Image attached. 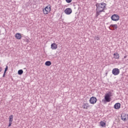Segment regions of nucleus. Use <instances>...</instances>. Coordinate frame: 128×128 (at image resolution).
<instances>
[{"instance_id":"obj_1","label":"nucleus","mask_w":128,"mask_h":128,"mask_svg":"<svg viewBox=\"0 0 128 128\" xmlns=\"http://www.w3.org/2000/svg\"><path fill=\"white\" fill-rule=\"evenodd\" d=\"M106 3H96V16L98 18L100 13L104 12V8H106Z\"/></svg>"},{"instance_id":"obj_2","label":"nucleus","mask_w":128,"mask_h":128,"mask_svg":"<svg viewBox=\"0 0 128 128\" xmlns=\"http://www.w3.org/2000/svg\"><path fill=\"white\" fill-rule=\"evenodd\" d=\"M112 96V92H108L104 96V100H102V102L104 104H106V102H110V96Z\"/></svg>"},{"instance_id":"obj_3","label":"nucleus","mask_w":128,"mask_h":128,"mask_svg":"<svg viewBox=\"0 0 128 128\" xmlns=\"http://www.w3.org/2000/svg\"><path fill=\"white\" fill-rule=\"evenodd\" d=\"M110 18L113 22H118V20H120V16L116 14H114L111 16Z\"/></svg>"},{"instance_id":"obj_4","label":"nucleus","mask_w":128,"mask_h":128,"mask_svg":"<svg viewBox=\"0 0 128 128\" xmlns=\"http://www.w3.org/2000/svg\"><path fill=\"white\" fill-rule=\"evenodd\" d=\"M120 69L118 68H114L112 70V74L114 76H118V74H120Z\"/></svg>"},{"instance_id":"obj_5","label":"nucleus","mask_w":128,"mask_h":128,"mask_svg":"<svg viewBox=\"0 0 128 128\" xmlns=\"http://www.w3.org/2000/svg\"><path fill=\"white\" fill-rule=\"evenodd\" d=\"M97 101H98V100L96 99V98L94 96L91 97L89 100L90 102L92 104H96Z\"/></svg>"},{"instance_id":"obj_6","label":"nucleus","mask_w":128,"mask_h":128,"mask_svg":"<svg viewBox=\"0 0 128 128\" xmlns=\"http://www.w3.org/2000/svg\"><path fill=\"white\" fill-rule=\"evenodd\" d=\"M50 12V7L47 6L43 9V12L44 14H48Z\"/></svg>"},{"instance_id":"obj_7","label":"nucleus","mask_w":128,"mask_h":128,"mask_svg":"<svg viewBox=\"0 0 128 128\" xmlns=\"http://www.w3.org/2000/svg\"><path fill=\"white\" fill-rule=\"evenodd\" d=\"M109 28H110V30H116L118 28V24H112L110 25Z\"/></svg>"},{"instance_id":"obj_8","label":"nucleus","mask_w":128,"mask_h":128,"mask_svg":"<svg viewBox=\"0 0 128 128\" xmlns=\"http://www.w3.org/2000/svg\"><path fill=\"white\" fill-rule=\"evenodd\" d=\"M64 12L66 14H70L72 12V8H66L64 10Z\"/></svg>"},{"instance_id":"obj_9","label":"nucleus","mask_w":128,"mask_h":128,"mask_svg":"<svg viewBox=\"0 0 128 128\" xmlns=\"http://www.w3.org/2000/svg\"><path fill=\"white\" fill-rule=\"evenodd\" d=\"M114 108H115V110H120V103H116L114 105Z\"/></svg>"},{"instance_id":"obj_10","label":"nucleus","mask_w":128,"mask_h":128,"mask_svg":"<svg viewBox=\"0 0 128 128\" xmlns=\"http://www.w3.org/2000/svg\"><path fill=\"white\" fill-rule=\"evenodd\" d=\"M14 36L17 40H20L22 38V35L20 33H16Z\"/></svg>"},{"instance_id":"obj_11","label":"nucleus","mask_w":128,"mask_h":128,"mask_svg":"<svg viewBox=\"0 0 128 128\" xmlns=\"http://www.w3.org/2000/svg\"><path fill=\"white\" fill-rule=\"evenodd\" d=\"M82 108L84 109L88 110V108H90V104L88 103H85L83 104Z\"/></svg>"},{"instance_id":"obj_12","label":"nucleus","mask_w":128,"mask_h":128,"mask_svg":"<svg viewBox=\"0 0 128 128\" xmlns=\"http://www.w3.org/2000/svg\"><path fill=\"white\" fill-rule=\"evenodd\" d=\"M51 48L52 50H56L58 48V45L56 43H53L51 44Z\"/></svg>"},{"instance_id":"obj_13","label":"nucleus","mask_w":128,"mask_h":128,"mask_svg":"<svg viewBox=\"0 0 128 128\" xmlns=\"http://www.w3.org/2000/svg\"><path fill=\"white\" fill-rule=\"evenodd\" d=\"M121 120H124V122H126V114H122V115H121Z\"/></svg>"},{"instance_id":"obj_14","label":"nucleus","mask_w":128,"mask_h":128,"mask_svg":"<svg viewBox=\"0 0 128 128\" xmlns=\"http://www.w3.org/2000/svg\"><path fill=\"white\" fill-rule=\"evenodd\" d=\"M113 56H114V58H116V60L120 58V54H118V52L114 54Z\"/></svg>"},{"instance_id":"obj_15","label":"nucleus","mask_w":128,"mask_h":128,"mask_svg":"<svg viewBox=\"0 0 128 128\" xmlns=\"http://www.w3.org/2000/svg\"><path fill=\"white\" fill-rule=\"evenodd\" d=\"M14 120V115H10L9 117V122H12Z\"/></svg>"},{"instance_id":"obj_16","label":"nucleus","mask_w":128,"mask_h":128,"mask_svg":"<svg viewBox=\"0 0 128 128\" xmlns=\"http://www.w3.org/2000/svg\"><path fill=\"white\" fill-rule=\"evenodd\" d=\"M100 125L101 126H102V128H106V122L101 121L100 122Z\"/></svg>"},{"instance_id":"obj_17","label":"nucleus","mask_w":128,"mask_h":128,"mask_svg":"<svg viewBox=\"0 0 128 128\" xmlns=\"http://www.w3.org/2000/svg\"><path fill=\"white\" fill-rule=\"evenodd\" d=\"M45 64L47 66H50L52 65V62H50V61H46L45 62Z\"/></svg>"},{"instance_id":"obj_18","label":"nucleus","mask_w":128,"mask_h":128,"mask_svg":"<svg viewBox=\"0 0 128 128\" xmlns=\"http://www.w3.org/2000/svg\"><path fill=\"white\" fill-rule=\"evenodd\" d=\"M24 74V70H20L18 71V74L22 75Z\"/></svg>"},{"instance_id":"obj_19","label":"nucleus","mask_w":128,"mask_h":128,"mask_svg":"<svg viewBox=\"0 0 128 128\" xmlns=\"http://www.w3.org/2000/svg\"><path fill=\"white\" fill-rule=\"evenodd\" d=\"M95 40H100V36H95Z\"/></svg>"},{"instance_id":"obj_20","label":"nucleus","mask_w":128,"mask_h":128,"mask_svg":"<svg viewBox=\"0 0 128 128\" xmlns=\"http://www.w3.org/2000/svg\"><path fill=\"white\" fill-rule=\"evenodd\" d=\"M8 66H6V68H5L4 72H6L8 71Z\"/></svg>"},{"instance_id":"obj_21","label":"nucleus","mask_w":128,"mask_h":128,"mask_svg":"<svg viewBox=\"0 0 128 128\" xmlns=\"http://www.w3.org/2000/svg\"><path fill=\"white\" fill-rule=\"evenodd\" d=\"M72 0H66V2H68V4H70L72 2Z\"/></svg>"},{"instance_id":"obj_22","label":"nucleus","mask_w":128,"mask_h":128,"mask_svg":"<svg viewBox=\"0 0 128 128\" xmlns=\"http://www.w3.org/2000/svg\"><path fill=\"white\" fill-rule=\"evenodd\" d=\"M12 122H9V124L8 126V127L10 126H12Z\"/></svg>"},{"instance_id":"obj_23","label":"nucleus","mask_w":128,"mask_h":128,"mask_svg":"<svg viewBox=\"0 0 128 128\" xmlns=\"http://www.w3.org/2000/svg\"><path fill=\"white\" fill-rule=\"evenodd\" d=\"M6 72H4V74H3V76H2V77L3 78H5L6 77Z\"/></svg>"},{"instance_id":"obj_24","label":"nucleus","mask_w":128,"mask_h":128,"mask_svg":"<svg viewBox=\"0 0 128 128\" xmlns=\"http://www.w3.org/2000/svg\"><path fill=\"white\" fill-rule=\"evenodd\" d=\"M128 58V56H125L124 58Z\"/></svg>"},{"instance_id":"obj_25","label":"nucleus","mask_w":128,"mask_h":128,"mask_svg":"<svg viewBox=\"0 0 128 128\" xmlns=\"http://www.w3.org/2000/svg\"><path fill=\"white\" fill-rule=\"evenodd\" d=\"M2 68H0V72H2Z\"/></svg>"}]
</instances>
